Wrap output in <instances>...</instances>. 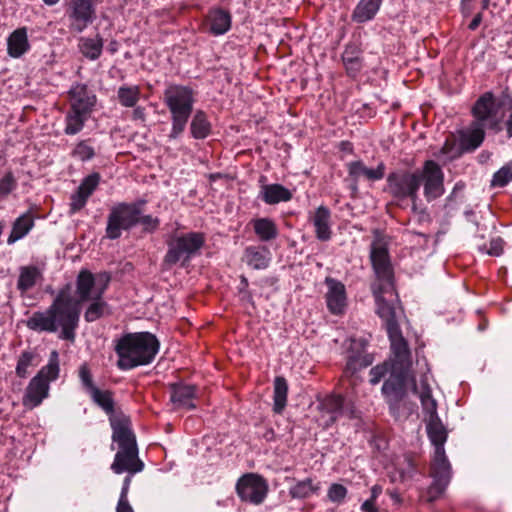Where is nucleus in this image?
<instances>
[{
	"label": "nucleus",
	"instance_id": "nucleus-49",
	"mask_svg": "<svg viewBox=\"0 0 512 512\" xmlns=\"http://www.w3.org/2000/svg\"><path fill=\"white\" fill-rule=\"evenodd\" d=\"M132 108H133L132 119L135 121L145 122V120H146L145 108L142 106H137V105Z\"/></svg>",
	"mask_w": 512,
	"mask_h": 512
},
{
	"label": "nucleus",
	"instance_id": "nucleus-46",
	"mask_svg": "<svg viewBox=\"0 0 512 512\" xmlns=\"http://www.w3.org/2000/svg\"><path fill=\"white\" fill-rule=\"evenodd\" d=\"M88 200V197L81 193L79 190L71 196L70 212L75 213L81 210Z\"/></svg>",
	"mask_w": 512,
	"mask_h": 512
},
{
	"label": "nucleus",
	"instance_id": "nucleus-42",
	"mask_svg": "<svg viewBox=\"0 0 512 512\" xmlns=\"http://www.w3.org/2000/svg\"><path fill=\"white\" fill-rule=\"evenodd\" d=\"M100 176L97 173H93L82 181L80 186L78 187V190L83 193L88 198L90 195L95 191L97 186L99 185Z\"/></svg>",
	"mask_w": 512,
	"mask_h": 512
},
{
	"label": "nucleus",
	"instance_id": "nucleus-17",
	"mask_svg": "<svg viewBox=\"0 0 512 512\" xmlns=\"http://www.w3.org/2000/svg\"><path fill=\"white\" fill-rule=\"evenodd\" d=\"M68 13L72 28L82 32L95 19L94 0H69Z\"/></svg>",
	"mask_w": 512,
	"mask_h": 512
},
{
	"label": "nucleus",
	"instance_id": "nucleus-45",
	"mask_svg": "<svg viewBox=\"0 0 512 512\" xmlns=\"http://www.w3.org/2000/svg\"><path fill=\"white\" fill-rule=\"evenodd\" d=\"M16 186V181L11 172L6 173L0 179V197L7 196Z\"/></svg>",
	"mask_w": 512,
	"mask_h": 512
},
{
	"label": "nucleus",
	"instance_id": "nucleus-19",
	"mask_svg": "<svg viewBox=\"0 0 512 512\" xmlns=\"http://www.w3.org/2000/svg\"><path fill=\"white\" fill-rule=\"evenodd\" d=\"M171 402L176 409L191 410L196 407L194 399L196 397V387L190 384L177 383L170 386Z\"/></svg>",
	"mask_w": 512,
	"mask_h": 512
},
{
	"label": "nucleus",
	"instance_id": "nucleus-48",
	"mask_svg": "<svg viewBox=\"0 0 512 512\" xmlns=\"http://www.w3.org/2000/svg\"><path fill=\"white\" fill-rule=\"evenodd\" d=\"M138 223L143 225V227L146 231H154L159 226V219L155 218L151 215H144V216L139 215Z\"/></svg>",
	"mask_w": 512,
	"mask_h": 512
},
{
	"label": "nucleus",
	"instance_id": "nucleus-40",
	"mask_svg": "<svg viewBox=\"0 0 512 512\" xmlns=\"http://www.w3.org/2000/svg\"><path fill=\"white\" fill-rule=\"evenodd\" d=\"M313 492L314 487L310 479L298 482L290 490V494L294 498H306L309 497Z\"/></svg>",
	"mask_w": 512,
	"mask_h": 512
},
{
	"label": "nucleus",
	"instance_id": "nucleus-10",
	"mask_svg": "<svg viewBox=\"0 0 512 512\" xmlns=\"http://www.w3.org/2000/svg\"><path fill=\"white\" fill-rule=\"evenodd\" d=\"M70 108L65 116L66 135H76L89 119L96 103V95L85 84L73 85L69 92Z\"/></svg>",
	"mask_w": 512,
	"mask_h": 512
},
{
	"label": "nucleus",
	"instance_id": "nucleus-3",
	"mask_svg": "<svg viewBox=\"0 0 512 512\" xmlns=\"http://www.w3.org/2000/svg\"><path fill=\"white\" fill-rule=\"evenodd\" d=\"M81 306L72 297L71 286L59 290L52 304L44 312H35L27 320V327L34 331L54 333L60 338L74 341L79 326Z\"/></svg>",
	"mask_w": 512,
	"mask_h": 512
},
{
	"label": "nucleus",
	"instance_id": "nucleus-6",
	"mask_svg": "<svg viewBox=\"0 0 512 512\" xmlns=\"http://www.w3.org/2000/svg\"><path fill=\"white\" fill-rule=\"evenodd\" d=\"M160 343L150 332L126 333L115 341L117 367L131 370L150 364L159 352Z\"/></svg>",
	"mask_w": 512,
	"mask_h": 512
},
{
	"label": "nucleus",
	"instance_id": "nucleus-30",
	"mask_svg": "<svg viewBox=\"0 0 512 512\" xmlns=\"http://www.w3.org/2000/svg\"><path fill=\"white\" fill-rule=\"evenodd\" d=\"M191 136L194 139H205L211 133V123L203 110H197L190 123Z\"/></svg>",
	"mask_w": 512,
	"mask_h": 512
},
{
	"label": "nucleus",
	"instance_id": "nucleus-13",
	"mask_svg": "<svg viewBox=\"0 0 512 512\" xmlns=\"http://www.w3.org/2000/svg\"><path fill=\"white\" fill-rule=\"evenodd\" d=\"M109 282L110 276L107 273L93 274L86 269L81 270L76 278L74 301L81 306L82 303L103 296Z\"/></svg>",
	"mask_w": 512,
	"mask_h": 512
},
{
	"label": "nucleus",
	"instance_id": "nucleus-62",
	"mask_svg": "<svg viewBox=\"0 0 512 512\" xmlns=\"http://www.w3.org/2000/svg\"><path fill=\"white\" fill-rule=\"evenodd\" d=\"M487 5H488V0H484V5H483V6H484V8H486V7H487Z\"/></svg>",
	"mask_w": 512,
	"mask_h": 512
},
{
	"label": "nucleus",
	"instance_id": "nucleus-22",
	"mask_svg": "<svg viewBox=\"0 0 512 512\" xmlns=\"http://www.w3.org/2000/svg\"><path fill=\"white\" fill-rule=\"evenodd\" d=\"M348 173L354 179L358 181L361 178H365L370 181H377L384 177L385 165L380 162L376 168H368L362 161H354L347 164Z\"/></svg>",
	"mask_w": 512,
	"mask_h": 512
},
{
	"label": "nucleus",
	"instance_id": "nucleus-47",
	"mask_svg": "<svg viewBox=\"0 0 512 512\" xmlns=\"http://www.w3.org/2000/svg\"><path fill=\"white\" fill-rule=\"evenodd\" d=\"M347 490L343 485L333 484L328 491V497L332 502H340L346 496Z\"/></svg>",
	"mask_w": 512,
	"mask_h": 512
},
{
	"label": "nucleus",
	"instance_id": "nucleus-60",
	"mask_svg": "<svg viewBox=\"0 0 512 512\" xmlns=\"http://www.w3.org/2000/svg\"><path fill=\"white\" fill-rule=\"evenodd\" d=\"M115 45H116V43H115V42H112V43L110 44V51H111L112 53H114V52L117 50V48H116V46H115Z\"/></svg>",
	"mask_w": 512,
	"mask_h": 512
},
{
	"label": "nucleus",
	"instance_id": "nucleus-52",
	"mask_svg": "<svg viewBox=\"0 0 512 512\" xmlns=\"http://www.w3.org/2000/svg\"><path fill=\"white\" fill-rule=\"evenodd\" d=\"M362 512H378L373 499H367L361 505Z\"/></svg>",
	"mask_w": 512,
	"mask_h": 512
},
{
	"label": "nucleus",
	"instance_id": "nucleus-33",
	"mask_svg": "<svg viewBox=\"0 0 512 512\" xmlns=\"http://www.w3.org/2000/svg\"><path fill=\"white\" fill-rule=\"evenodd\" d=\"M88 302L89 305L87 306L84 313V319L86 322H95L98 319L111 313L110 307L108 303L103 299V296L97 297Z\"/></svg>",
	"mask_w": 512,
	"mask_h": 512
},
{
	"label": "nucleus",
	"instance_id": "nucleus-38",
	"mask_svg": "<svg viewBox=\"0 0 512 512\" xmlns=\"http://www.w3.org/2000/svg\"><path fill=\"white\" fill-rule=\"evenodd\" d=\"M512 180V165L503 166L499 169L491 180V186L504 187Z\"/></svg>",
	"mask_w": 512,
	"mask_h": 512
},
{
	"label": "nucleus",
	"instance_id": "nucleus-35",
	"mask_svg": "<svg viewBox=\"0 0 512 512\" xmlns=\"http://www.w3.org/2000/svg\"><path fill=\"white\" fill-rule=\"evenodd\" d=\"M141 97V90L138 85H122L117 90V99L121 106L135 107Z\"/></svg>",
	"mask_w": 512,
	"mask_h": 512
},
{
	"label": "nucleus",
	"instance_id": "nucleus-24",
	"mask_svg": "<svg viewBox=\"0 0 512 512\" xmlns=\"http://www.w3.org/2000/svg\"><path fill=\"white\" fill-rule=\"evenodd\" d=\"M361 48L351 43L345 47L342 54L343 64L349 75L355 76L362 68Z\"/></svg>",
	"mask_w": 512,
	"mask_h": 512
},
{
	"label": "nucleus",
	"instance_id": "nucleus-56",
	"mask_svg": "<svg viewBox=\"0 0 512 512\" xmlns=\"http://www.w3.org/2000/svg\"><path fill=\"white\" fill-rule=\"evenodd\" d=\"M129 486L122 485V489L120 492L119 500H126L128 499V492H129Z\"/></svg>",
	"mask_w": 512,
	"mask_h": 512
},
{
	"label": "nucleus",
	"instance_id": "nucleus-5",
	"mask_svg": "<svg viewBox=\"0 0 512 512\" xmlns=\"http://www.w3.org/2000/svg\"><path fill=\"white\" fill-rule=\"evenodd\" d=\"M387 333L391 342L392 351V357L389 361L391 375L384 382L382 393L389 404L391 413L396 418H400V405L404 400L406 386L408 382H411L413 385L414 382L419 383V380L417 381L410 377V351L400 328L392 327Z\"/></svg>",
	"mask_w": 512,
	"mask_h": 512
},
{
	"label": "nucleus",
	"instance_id": "nucleus-25",
	"mask_svg": "<svg viewBox=\"0 0 512 512\" xmlns=\"http://www.w3.org/2000/svg\"><path fill=\"white\" fill-rule=\"evenodd\" d=\"M209 31L215 36L225 34L231 27V15L222 9H214L209 14Z\"/></svg>",
	"mask_w": 512,
	"mask_h": 512
},
{
	"label": "nucleus",
	"instance_id": "nucleus-32",
	"mask_svg": "<svg viewBox=\"0 0 512 512\" xmlns=\"http://www.w3.org/2000/svg\"><path fill=\"white\" fill-rule=\"evenodd\" d=\"M42 277V273L36 266H23L19 270L17 288L22 293L27 292L35 286L37 281Z\"/></svg>",
	"mask_w": 512,
	"mask_h": 512
},
{
	"label": "nucleus",
	"instance_id": "nucleus-59",
	"mask_svg": "<svg viewBox=\"0 0 512 512\" xmlns=\"http://www.w3.org/2000/svg\"><path fill=\"white\" fill-rule=\"evenodd\" d=\"M45 2V4L47 5H54L56 4L59 0H43Z\"/></svg>",
	"mask_w": 512,
	"mask_h": 512
},
{
	"label": "nucleus",
	"instance_id": "nucleus-34",
	"mask_svg": "<svg viewBox=\"0 0 512 512\" xmlns=\"http://www.w3.org/2000/svg\"><path fill=\"white\" fill-rule=\"evenodd\" d=\"M89 395L93 402L101 407L110 416V421L113 416L126 417L123 414H117L114 412V400L112 398V394L109 391L100 390L97 388L93 390Z\"/></svg>",
	"mask_w": 512,
	"mask_h": 512
},
{
	"label": "nucleus",
	"instance_id": "nucleus-4",
	"mask_svg": "<svg viewBox=\"0 0 512 512\" xmlns=\"http://www.w3.org/2000/svg\"><path fill=\"white\" fill-rule=\"evenodd\" d=\"M444 175L441 167L432 160L424 163L415 171L398 170L387 178L390 193L397 198H410L413 203L418 199V190L424 188L427 201H432L444 194Z\"/></svg>",
	"mask_w": 512,
	"mask_h": 512
},
{
	"label": "nucleus",
	"instance_id": "nucleus-51",
	"mask_svg": "<svg viewBox=\"0 0 512 512\" xmlns=\"http://www.w3.org/2000/svg\"><path fill=\"white\" fill-rule=\"evenodd\" d=\"M407 467L401 470V477L403 479L410 478L414 472V464L411 459H406Z\"/></svg>",
	"mask_w": 512,
	"mask_h": 512
},
{
	"label": "nucleus",
	"instance_id": "nucleus-57",
	"mask_svg": "<svg viewBox=\"0 0 512 512\" xmlns=\"http://www.w3.org/2000/svg\"><path fill=\"white\" fill-rule=\"evenodd\" d=\"M388 494L389 496L391 497V499L393 500V502L395 504H398L400 503V495L398 494L397 491L393 490V491H388Z\"/></svg>",
	"mask_w": 512,
	"mask_h": 512
},
{
	"label": "nucleus",
	"instance_id": "nucleus-20",
	"mask_svg": "<svg viewBox=\"0 0 512 512\" xmlns=\"http://www.w3.org/2000/svg\"><path fill=\"white\" fill-rule=\"evenodd\" d=\"M309 220L314 226L316 238L320 241H328L332 237L331 212L326 206H319L310 214Z\"/></svg>",
	"mask_w": 512,
	"mask_h": 512
},
{
	"label": "nucleus",
	"instance_id": "nucleus-12",
	"mask_svg": "<svg viewBox=\"0 0 512 512\" xmlns=\"http://www.w3.org/2000/svg\"><path fill=\"white\" fill-rule=\"evenodd\" d=\"M59 375L58 353L52 351L47 365L41 368L38 374L29 382L23 398V405L35 408L48 396L49 382L57 379Z\"/></svg>",
	"mask_w": 512,
	"mask_h": 512
},
{
	"label": "nucleus",
	"instance_id": "nucleus-15",
	"mask_svg": "<svg viewBox=\"0 0 512 512\" xmlns=\"http://www.w3.org/2000/svg\"><path fill=\"white\" fill-rule=\"evenodd\" d=\"M239 497L246 502L258 505L267 496L268 484L264 478L257 474H246L242 476L236 485Z\"/></svg>",
	"mask_w": 512,
	"mask_h": 512
},
{
	"label": "nucleus",
	"instance_id": "nucleus-23",
	"mask_svg": "<svg viewBox=\"0 0 512 512\" xmlns=\"http://www.w3.org/2000/svg\"><path fill=\"white\" fill-rule=\"evenodd\" d=\"M381 4L382 0H360L352 13V20L357 23L372 20L379 11Z\"/></svg>",
	"mask_w": 512,
	"mask_h": 512
},
{
	"label": "nucleus",
	"instance_id": "nucleus-36",
	"mask_svg": "<svg viewBox=\"0 0 512 512\" xmlns=\"http://www.w3.org/2000/svg\"><path fill=\"white\" fill-rule=\"evenodd\" d=\"M288 385L283 377H276L274 380L273 410L275 413H282L287 404Z\"/></svg>",
	"mask_w": 512,
	"mask_h": 512
},
{
	"label": "nucleus",
	"instance_id": "nucleus-8",
	"mask_svg": "<svg viewBox=\"0 0 512 512\" xmlns=\"http://www.w3.org/2000/svg\"><path fill=\"white\" fill-rule=\"evenodd\" d=\"M163 102L171 114L170 141L178 139L185 131L195 103L194 90L185 85L170 84L163 92Z\"/></svg>",
	"mask_w": 512,
	"mask_h": 512
},
{
	"label": "nucleus",
	"instance_id": "nucleus-18",
	"mask_svg": "<svg viewBox=\"0 0 512 512\" xmlns=\"http://www.w3.org/2000/svg\"><path fill=\"white\" fill-rule=\"evenodd\" d=\"M327 292L325 295L328 310L335 315L342 314L347 306L345 285L331 277L325 279Z\"/></svg>",
	"mask_w": 512,
	"mask_h": 512
},
{
	"label": "nucleus",
	"instance_id": "nucleus-55",
	"mask_svg": "<svg viewBox=\"0 0 512 512\" xmlns=\"http://www.w3.org/2000/svg\"><path fill=\"white\" fill-rule=\"evenodd\" d=\"M382 493V488L381 486H378V485H374L372 488H371V496L369 499H373L374 501H376V499L378 498V496Z\"/></svg>",
	"mask_w": 512,
	"mask_h": 512
},
{
	"label": "nucleus",
	"instance_id": "nucleus-7",
	"mask_svg": "<svg viewBox=\"0 0 512 512\" xmlns=\"http://www.w3.org/2000/svg\"><path fill=\"white\" fill-rule=\"evenodd\" d=\"M111 428L113 430L112 439L119 446V451L111 465L112 471L116 474L141 472L144 464L138 458L136 438L131 430L129 418L113 416L111 418Z\"/></svg>",
	"mask_w": 512,
	"mask_h": 512
},
{
	"label": "nucleus",
	"instance_id": "nucleus-39",
	"mask_svg": "<svg viewBox=\"0 0 512 512\" xmlns=\"http://www.w3.org/2000/svg\"><path fill=\"white\" fill-rule=\"evenodd\" d=\"M34 359V354L30 351H24L17 362L16 365V374L20 378H25L28 375V369L32 366V361Z\"/></svg>",
	"mask_w": 512,
	"mask_h": 512
},
{
	"label": "nucleus",
	"instance_id": "nucleus-41",
	"mask_svg": "<svg viewBox=\"0 0 512 512\" xmlns=\"http://www.w3.org/2000/svg\"><path fill=\"white\" fill-rule=\"evenodd\" d=\"M369 364L370 361L366 360V358L360 355H353L348 358L344 372L346 375H354L358 370L367 367Z\"/></svg>",
	"mask_w": 512,
	"mask_h": 512
},
{
	"label": "nucleus",
	"instance_id": "nucleus-43",
	"mask_svg": "<svg viewBox=\"0 0 512 512\" xmlns=\"http://www.w3.org/2000/svg\"><path fill=\"white\" fill-rule=\"evenodd\" d=\"M79 378L83 388L87 393H91L93 390L97 389V387L93 383L91 372L87 366V364H83L79 368Z\"/></svg>",
	"mask_w": 512,
	"mask_h": 512
},
{
	"label": "nucleus",
	"instance_id": "nucleus-31",
	"mask_svg": "<svg viewBox=\"0 0 512 512\" xmlns=\"http://www.w3.org/2000/svg\"><path fill=\"white\" fill-rule=\"evenodd\" d=\"M34 226V221L29 214H23L18 217L12 226L11 233L7 239V244L12 245L25 237Z\"/></svg>",
	"mask_w": 512,
	"mask_h": 512
},
{
	"label": "nucleus",
	"instance_id": "nucleus-28",
	"mask_svg": "<svg viewBox=\"0 0 512 512\" xmlns=\"http://www.w3.org/2000/svg\"><path fill=\"white\" fill-rule=\"evenodd\" d=\"M79 51L81 54L89 60H97L102 53L103 39L100 35L95 37H81L78 43Z\"/></svg>",
	"mask_w": 512,
	"mask_h": 512
},
{
	"label": "nucleus",
	"instance_id": "nucleus-1",
	"mask_svg": "<svg viewBox=\"0 0 512 512\" xmlns=\"http://www.w3.org/2000/svg\"><path fill=\"white\" fill-rule=\"evenodd\" d=\"M431 379L429 373H424L420 377L419 383H413V392L419 397L427 434L435 447L431 468L433 482L427 491L429 501H434L443 494L448 486L451 478V467L444 449L447 430L437 413V401L432 395Z\"/></svg>",
	"mask_w": 512,
	"mask_h": 512
},
{
	"label": "nucleus",
	"instance_id": "nucleus-63",
	"mask_svg": "<svg viewBox=\"0 0 512 512\" xmlns=\"http://www.w3.org/2000/svg\"><path fill=\"white\" fill-rule=\"evenodd\" d=\"M465 1H466V0H462V5H464Z\"/></svg>",
	"mask_w": 512,
	"mask_h": 512
},
{
	"label": "nucleus",
	"instance_id": "nucleus-14",
	"mask_svg": "<svg viewBox=\"0 0 512 512\" xmlns=\"http://www.w3.org/2000/svg\"><path fill=\"white\" fill-rule=\"evenodd\" d=\"M140 210L136 205L121 203L111 209L108 216L106 235L117 239L122 230H128L138 223Z\"/></svg>",
	"mask_w": 512,
	"mask_h": 512
},
{
	"label": "nucleus",
	"instance_id": "nucleus-16",
	"mask_svg": "<svg viewBox=\"0 0 512 512\" xmlns=\"http://www.w3.org/2000/svg\"><path fill=\"white\" fill-rule=\"evenodd\" d=\"M319 409L325 427L331 426L341 416L352 418L354 414L353 408L347 405L345 399L339 395H330L323 399Z\"/></svg>",
	"mask_w": 512,
	"mask_h": 512
},
{
	"label": "nucleus",
	"instance_id": "nucleus-58",
	"mask_svg": "<svg viewBox=\"0 0 512 512\" xmlns=\"http://www.w3.org/2000/svg\"><path fill=\"white\" fill-rule=\"evenodd\" d=\"M132 475L133 474H129L125 477L124 481H123V485L125 486H129L130 487V484H131V481H132Z\"/></svg>",
	"mask_w": 512,
	"mask_h": 512
},
{
	"label": "nucleus",
	"instance_id": "nucleus-9",
	"mask_svg": "<svg viewBox=\"0 0 512 512\" xmlns=\"http://www.w3.org/2000/svg\"><path fill=\"white\" fill-rule=\"evenodd\" d=\"M474 121L463 135V141L472 149L481 145L485 137V128H495L500 123L499 105L493 94L484 93L475 103L472 110Z\"/></svg>",
	"mask_w": 512,
	"mask_h": 512
},
{
	"label": "nucleus",
	"instance_id": "nucleus-27",
	"mask_svg": "<svg viewBox=\"0 0 512 512\" xmlns=\"http://www.w3.org/2000/svg\"><path fill=\"white\" fill-rule=\"evenodd\" d=\"M244 257L247 265L256 270L266 269L270 263V252L264 247H247Z\"/></svg>",
	"mask_w": 512,
	"mask_h": 512
},
{
	"label": "nucleus",
	"instance_id": "nucleus-26",
	"mask_svg": "<svg viewBox=\"0 0 512 512\" xmlns=\"http://www.w3.org/2000/svg\"><path fill=\"white\" fill-rule=\"evenodd\" d=\"M260 196L267 204L286 202L292 198L291 192L280 184L264 185L261 188Z\"/></svg>",
	"mask_w": 512,
	"mask_h": 512
},
{
	"label": "nucleus",
	"instance_id": "nucleus-50",
	"mask_svg": "<svg viewBox=\"0 0 512 512\" xmlns=\"http://www.w3.org/2000/svg\"><path fill=\"white\" fill-rule=\"evenodd\" d=\"M116 512H134L132 506L130 505L128 499L126 500H118Z\"/></svg>",
	"mask_w": 512,
	"mask_h": 512
},
{
	"label": "nucleus",
	"instance_id": "nucleus-61",
	"mask_svg": "<svg viewBox=\"0 0 512 512\" xmlns=\"http://www.w3.org/2000/svg\"><path fill=\"white\" fill-rule=\"evenodd\" d=\"M241 284H242L244 287H246V286L248 285V281H247V279H246L245 277H242V278H241Z\"/></svg>",
	"mask_w": 512,
	"mask_h": 512
},
{
	"label": "nucleus",
	"instance_id": "nucleus-53",
	"mask_svg": "<svg viewBox=\"0 0 512 512\" xmlns=\"http://www.w3.org/2000/svg\"><path fill=\"white\" fill-rule=\"evenodd\" d=\"M501 253H502V248L500 245V240H493L491 242V248L488 251V254L492 255V256H499Z\"/></svg>",
	"mask_w": 512,
	"mask_h": 512
},
{
	"label": "nucleus",
	"instance_id": "nucleus-29",
	"mask_svg": "<svg viewBox=\"0 0 512 512\" xmlns=\"http://www.w3.org/2000/svg\"><path fill=\"white\" fill-rule=\"evenodd\" d=\"M255 234L263 242L271 241L278 236L276 223L270 218H257L252 220Z\"/></svg>",
	"mask_w": 512,
	"mask_h": 512
},
{
	"label": "nucleus",
	"instance_id": "nucleus-37",
	"mask_svg": "<svg viewBox=\"0 0 512 512\" xmlns=\"http://www.w3.org/2000/svg\"><path fill=\"white\" fill-rule=\"evenodd\" d=\"M72 156L80 161L91 160L95 156V150L90 144V140L78 142L72 151Z\"/></svg>",
	"mask_w": 512,
	"mask_h": 512
},
{
	"label": "nucleus",
	"instance_id": "nucleus-2",
	"mask_svg": "<svg viewBox=\"0 0 512 512\" xmlns=\"http://www.w3.org/2000/svg\"><path fill=\"white\" fill-rule=\"evenodd\" d=\"M370 258L376 275V281L372 284V292L377 305V313L385 322L386 330L392 327L400 328L398 317L401 308L397 305L398 296L393 285V273L388 256L386 243L376 238L371 244Z\"/></svg>",
	"mask_w": 512,
	"mask_h": 512
},
{
	"label": "nucleus",
	"instance_id": "nucleus-21",
	"mask_svg": "<svg viewBox=\"0 0 512 512\" xmlns=\"http://www.w3.org/2000/svg\"><path fill=\"white\" fill-rule=\"evenodd\" d=\"M30 49L26 27L14 30L7 38V53L12 58H20Z\"/></svg>",
	"mask_w": 512,
	"mask_h": 512
},
{
	"label": "nucleus",
	"instance_id": "nucleus-54",
	"mask_svg": "<svg viewBox=\"0 0 512 512\" xmlns=\"http://www.w3.org/2000/svg\"><path fill=\"white\" fill-rule=\"evenodd\" d=\"M481 21H482V15L479 13L470 22V24L468 26L469 29L470 30H475L480 25Z\"/></svg>",
	"mask_w": 512,
	"mask_h": 512
},
{
	"label": "nucleus",
	"instance_id": "nucleus-44",
	"mask_svg": "<svg viewBox=\"0 0 512 512\" xmlns=\"http://www.w3.org/2000/svg\"><path fill=\"white\" fill-rule=\"evenodd\" d=\"M387 373H389V376L391 375V368H390V363L389 362H385L382 365H377V366L373 367L371 369V371H370V375H371L370 382H371V384L375 385V384L379 383L380 380Z\"/></svg>",
	"mask_w": 512,
	"mask_h": 512
},
{
	"label": "nucleus",
	"instance_id": "nucleus-11",
	"mask_svg": "<svg viewBox=\"0 0 512 512\" xmlns=\"http://www.w3.org/2000/svg\"><path fill=\"white\" fill-rule=\"evenodd\" d=\"M205 238L200 232L175 233L167 241L164 264L171 267L178 263L185 266L202 248Z\"/></svg>",
	"mask_w": 512,
	"mask_h": 512
}]
</instances>
